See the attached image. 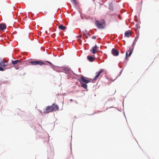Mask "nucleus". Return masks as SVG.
<instances>
[{"instance_id":"nucleus-1","label":"nucleus","mask_w":159,"mask_h":159,"mask_svg":"<svg viewBox=\"0 0 159 159\" xmlns=\"http://www.w3.org/2000/svg\"><path fill=\"white\" fill-rule=\"evenodd\" d=\"M95 24L98 29H104L106 25L105 21L104 20H102L100 21L97 20L95 21Z\"/></svg>"},{"instance_id":"nucleus-2","label":"nucleus","mask_w":159,"mask_h":159,"mask_svg":"<svg viewBox=\"0 0 159 159\" xmlns=\"http://www.w3.org/2000/svg\"><path fill=\"white\" fill-rule=\"evenodd\" d=\"M30 63L32 65H45L46 64L45 62H42V61H31L30 62Z\"/></svg>"},{"instance_id":"nucleus-3","label":"nucleus","mask_w":159,"mask_h":159,"mask_svg":"<svg viewBox=\"0 0 159 159\" xmlns=\"http://www.w3.org/2000/svg\"><path fill=\"white\" fill-rule=\"evenodd\" d=\"M134 46H131L130 48H129V49L128 51L126 52V58H127L128 57V52H129V54L128 55V57H129L130 56L131 54L132 53L133 49H134Z\"/></svg>"},{"instance_id":"nucleus-4","label":"nucleus","mask_w":159,"mask_h":159,"mask_svg":"<svg viewBox=\"0 0 159 159\" xmlns=\"http://www.w3.org/2000/svg\"><path fill=\"white\" fill-rule=\"evenodd\" d=\"M22 62V60H16V61H12V63L14 66L16 65H19L21 64Z\"/></svg>"},{"instance_id":"nucleus-5","label":"nucleus","mask_w":159,"mask_h":159,"mask_svg":"<svg viewBox=\"0 0 159 159\" xmlns=\"http://www.w3.org/2000/svg\"><path fill=\"white\" fill-rule=\"evenodd\" d=\"M87 78L84 77V76H81L80 78V81L83 83H85L86 84L90 82L91 81L89 80Z\"/></svg>"},{"instance_id":"nucleus-6","label":"nucleus","mask_w":159,"mask_h":159,"mask_svg":"<svg viewBox=\"0 0 159 159\" xmlns=\"http://www.w3.org/2000/svg\"><path fill=\"white\" fill-rule=\"evenodd\" d=\"M111 53L113 56H116L118 55L119 52L117 49L112 48L111 50Z\"/></svg>"},{"instance_id":"nucleus-7","label":"nucleus","mask_w":159,"mask_h":159,"mask_svg":"<svg viewBox=\"0 0 159 159\" xmlns=\"http://www.w3.org/2000/svg\"><path fill=\"white\" fill-rule=\"evenodd\" d=\"M104 71L103 69H102L99 72H97L96 73L97 74L95 76V78L93 79V80H97L99 77L100 75V74L102 73L103 72H104Z\"/></svg>"},{"instance_id":"nucleus-8","label":"nucleus","mask_w":159,"mask_h":159,"mask_svg":"<svg viewBox=\"0 0 159 159\" xmlns=\"http://www.w3.org/2000/svg\"><path fill=\"white\" fill-rule=\"evenodd\" d=\"M53 111H56L59 110V107L57 105L53 104L51 106Z\"/></svg>"},{"instance_id":"nucleus-9","label":"nucleus","mask_w":159,"mask_h":159,"mask_svg":"<svg viewBox=\"0 0 159 159\" xmlns=\"http://www.w3.org/2000/svg\"><path fill=\"white\" fill-rule=\"evenodd\" d=\"M98 47L96 45H95L91 49L90 51L92 53L94 54L97 52V49Z\"/></svg>"},{"instance_id":"nucleus-10","label":"nucleus","mask_w":159,"mask_h":159,"mask_svg":"<svg viewBox=\"0 0 159 159\" xmlns=\"http://www.w3.org/2000/svg\"><path fill=\"white\" fill-rule=\"evenodd\" d=\"M45 62H47L51 66V67H52L53 69L55 70H56L57 71H59L58 70V69L59 68V67H55V66L53 65L50 62L48 61H45Z\"/></svg>"},{"instance_id":"nucleus-11","label":"nucleus","mask_w":159,"mask_h":159,"mask_svg":"<svg viewBox=\"0 0 159 159\" xmlns=\"http://www.w3.org/2000/svg\"><path fill=\"white\" fill-rule=\"evenodd\" d=\"M53 112L51 106H48L46 108V111H44V113H48L49 112Z\"/></svg>"},{"instance_id":"nucleus-12","label":"nucleus","mask_w":159,"mask_h":159,"mask_svg":"<svg viewBox=\"0 0 159 159\" xmlns=\"http://www.w3.org/2000/svg\"><path fill=\"white\" fill-rule=\"evenodd\" d=\"M7 28V26L5 24H0V30L1 31H3L4 30L6 29Z\"/></svg>"},{"instance_id":"nucleus-13","label":"nucleus","mask_w":159,"mask_h":159,"mask_svg":"<svg viewBox=\"0 0 159 159\" xmlns=\"http://www.w3.org/2000/svg\"><path fill=\"white\" fill-rule=\"evenodd\" d=\"M87 58L89 61L90 62H93L95 59V57L92 56H87Z\"/></svg>"},{"instance_id":"nucleus-14","label":"nucleus","mask_w":159,"mask_h":159,"mask_svg":"<svg viewBox=\"0 0 159 159\" xmlns=\"http://www.w3.org/2000/svg\"><path fill=\"white\" fill-rule=\"evenodd\" d=\"M125 36L127 37H129L131 35V34L129 30H128L127 31H126V32L125 33Z\"/></svg>"},{"instance_id":"nucleus-15","label":"nucleus","mask_w":159,"mask_h":159,"mask_svg":"<svg viewBox=\"0 0 159 159\" xmlns=\"http://www.w3.org/2000/svg\"><path fill=\"white\" fill-rule=\"evenodd\" d=\"M59 29H61V30H64L66 28V27L65 26H63L62 25H61L58 27Z\"/></svg>"},{"instance_id":"nucleus-16","label":"nucleus","mask_w":159,"mask_h":159,"mask_svg":"<svg viewBox=\"0 0 159 159\" xmlns=\"http://www.w3.org/2000/svg\"><path fill=\"white\" fill-rule=\"evenodd\" d=\"M0 65L2 66L5 67L7 66V64H5V63H4L3 62L1 61V62H0Z\"/></svg>"},{"instance_id":"nucleus-17","label":"nucleus","mask_w":159,"mask_h":159,"mask_svg":"<svg viewBox=\"0 0 159 159\" xmlns=\"http://www.w3.org/2000/svg\"><path fill=\"white\" fill-rule=\"evenodd\" d=\"M60 68H62L65 72L67 73V72L69 71V70L68 68L65 67H60Z\"/></svg>"},{"instance_id":"nucleus-18","label":"nucleus","mask_w":159,"mask_h":159,"mask_svg":"<svg viewBox=\"0 0 159 159\" xmlns=\"http://www.w3.org/2000/svg\"><path fill=\"white\" fill-rule=\"evenodd\" d=\"M81 86L82 87H83L85 89H87V85L86 84H82L81 85Z\"/></svg>"},{"instance_id":"nucleus-19","label":"nucleus","mask_w":159,"mask_h":159,"mask_svg":"<svg viewBox=\"0 0 159 159\" xmlns=\"http://www.w3.org/2000/svg\"><path fill=\"white\" fill-rule=\"evenodd\" d=\"M109 8L110 10H112L113 9V5L112 3H110V6L109 7Z\"/></svg>"},{"instance_id":"nucleus-20","label":"nucleus","mask_w":159,"mask_h":159,"mask_svg":"<svg viewBox=\"0 0 159 159\" xmlns=\"http://www.w3.org/2000/svg\"><path fill=\"white\" fill-rule=\"evenodd\" d=\"M83 33L84 35H86L87 34V31L86 30L83 31Z\"/></svg>"},{"instance_id":"nucleus-21","label":"nucleus","mask_w":159,"mask_h":159,"mask_svg":"<svg viewBox=\"0 0 159 159\" xmlns=\"http://www.w3.org/2000/svg\"><path fill=\"white\" fill-rule=\"evenodd\" d=\"M2 61L4 63H5V64H7V63L8 62V61H7L5 59H4Z\"/></svg>"},{"instance_id":"nucleus-22","label":"nucleus","mask_w":159,"mask_h":159,"mask_svg":"<svg viewBox=\"0 0 159 159\" xmlns=\"http://www.w3.org/2000/svg\"><path fill=\"white\" fill-rule=\"evenodd\" d=\"M4 69L2 67L0 66V71H3L4 70Z\"/></svg>"},{"instance_id":"nucleus-23","label":"nucleus","mask_w":159,"mask_h":159,"mask_svg":"<svg viewBox=\"0 0 159 159\" xmlns=\"http://www.w3.org/2000/svg\"><path fill=\"white\" fill-rule=\"evenodd\" d=\"M92 38L93 39H96V37L95 36H93L92 37Z\"/></svg>"},{"instance_id":"nucleus-24","label":"nucleus","mask_w":159,"mask_h":159,"mask_svg":"<svg viewBox=\"0 0 159 159\" xmlns=\"http://www.w3.org/2000/svg\"><path fill=\"white\" fill-rule=\"evenodd\" d=\"M82 37V35H79L78 36V37L79 38H81Z\"/></svg>"},{"instance_id":"nucleus-25","label":"nucleus","mask_w":159,"mask_h":159,"mask_svg":"<svg viewBox=\"0 0 159 159\" xmlns=\"http://www.w3.org/2000/svg\"><path fill=\"white\" fill-rule=\"evenodd\" d=\"M136 27L138 28V24H136Z\"/></svg>"},{"instance_id":"nucleus-26","label":"nucleus","mask_w":159,"mask_h":159,"mask_svg":"<svg viewBox=\"0 0 159 159\" xmlns=\"http://www.w3.org/2000/svg\"><path fill=\"white\" fill-rule=\"evenodd\" d=\"M73 1L74 2L76 3V1L75 0H73Z\"/></svg>"},{"instance_id":"nucleus-27","label":"nucleus","mask_w":159,"mask_h":159,"mask_svg":"<svg viewBox=\"0 0 159 159\" xmlns=\"http://www.w3.org/2000/svg\"><path fill=\"white\" fill-rule=\"evenodd\" d=\"M70 101L72 102V101H73V100H72V99H70Z\"/></svg>"},{"instance_id":"nucleus-28","label":"nucleus","mask_w":159,"mask_h":159,"mask_svg":"<svg viewBox=\"0 0 159 159\" xmlns=\"http://www.w3.org/2000/svg\"><path fill=\"white\" fill-rule=\"evenodd\" d=\"M85 38H86L87 39V38H88V36H86Z\"/></svg>"},{"instance_id":"nucleus-29","label":"nucleus","mask_w":159,"mask_h":159,"mask_svg":"<svg viewBox=\"0 0 159 159\" xmlns=\"http://www.w3.org/2000/svg\"><path fill=\"white\" fill-rule=\"evenodd\" d=\"M40 111V112H41V113H42V112L41 111Z\"/></svg>"},{"instance_id":"nucleus-30","label":"nucleus","mask_w":159,"mask_h":159,"mask_svg":"<svg viewBox=\"0 0 159 159\" xmlns=\"http://www.w3.org/2000/svg\"><path fill=\"white\" fill-rule=\"evenodd\" d=\"M16 69H18V68H16Z\"/></svg>"}]
</instances>
